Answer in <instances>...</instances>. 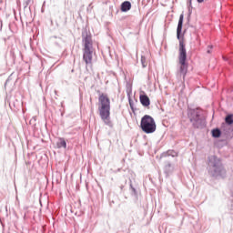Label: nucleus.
Here are the masks:
<instances>
[{
  "label": "nucleus",
  "mask_w": 233,
  "mask_h": 233,
  "mask_svg": "<svg viewBox=\"0 0 233 233\" xmlns=\"http://www.w3.org/2000/svg\"><path fill=\"white\" fill-rule=\"evenodd\" d=\"M183 19H184L183 15H180L177 28V39H180V37H181V31L183 30Z\"/></svg>",
  "instance_id": "8"
},
{
  "label": "nucleus",
  "mask_w": 233,
  "mask_h": 233,
  "mask_svg": "<svg viewBox=\"0 0 233 233\" xmlns=\"http://www.w3.org/2000/svg\"><path fill=\"white\" fill-rule=\"evenodd\" d=\"M140 103L143 106H150V98L147 95H140Z\"/></svg>",
  "instance_id": "9"
},
{
  "label": "nucleus",
  "mask_w": 233,
  "mask_h": 233,
  "mask_svg": "<svg viewBox=\"0 0 233 233\" xmlns=\"http://www.w3.org/2000/svg\"><path fill=\"white\" fill-rule=\"evenodd\" d=\"M226 123L228 125H232L233 124L232 115H228V116H226Z\"/></svg>",
  "instance_id": "13"
},
{
  "label": "nucleus",
  "mask_w": 233,
  "mask_h": 233,
  "mask_svg": "<svg viewBox=\"0 0 233 233\" xmlns=\"http://www.w3.org/2000/svg\"><path fill=\"white\" fill-rule=\"evenodd\" d=\"M98 101L100 103L98 110L101 119L105 123H110V98H108V95L101 94L98 97Z\"/></svg>",
  "instance_id": "2"
},
{
  "label": "nucleus",
  "mask_w": 233,
  "mask_h": 233,
  "mask_svg": "<svg viewBox=\"0 0 233 233\" xmlns=\"http://www.w3.org/2000/svg\"><path fill=\"white\" fill-rule=\"evenodd\" d=\"M170 167H172V165H171V164H167V165H166V168H170Z\"/></svg>",
  "instance_id": "17"
},
{
  "label": "nucleus",
  "mask_w": 233,
  "mask_h": 233,
  "mask_svg": "<svg viewBox=\"0 0 233 233\" xmlns=\"http://www.w3.org/2000/svg\"><path fill=\"white\" fill-rule=\"evenodd\" d=\"M83 59L86 65H92V49H83Z\"/></svg>",
  "instance_id": "7"
},
{
  "label": "nucleus",
  "mask_w": 233,
  "mask_h": 233,
  "mask_svg": "<svg viewBox=\"0 0 233 233\" xmlns=\"http://www.w3.org/2000/svg\"><path fill=\"white\" fill-rule=\"evenodd\" d=\"M140 128L145 134H154L156 132V121L149 115H146L141 118Z\"/></svg>",
  "instance_id": "3"
},
{
  "label": "nucleus",
  "mask_w": 233,
  "mask_h": 233,
  "mask_svg": "<svg viewBox=\"0 0 233 233\" xmlns=\"http://www.w3.org/2000/svg\"><path fill=\"white\" fill-rule=\"evenodd\" d=\"M211 50H212V46H208V51H207V53H208V54H210V53H211Z\"/></svg>",
  "instance_id": "16"
},
{
  "label": "nucleus",
  "mask_w": 233,
  "mask_h": 233,
  "mask_svg": "<svg viewBox=\"0 0 233 233\" xmlns=\"http://www.w3.org/2000/svg\"><path fill=\"white\" fill-rule=\"evenodd\" d=\"M189 6L192 7V0H189Z\"/></svg>",
  "instance_id": "18"
},
{
  "label": "nucleus",
  "mask_w": 233,
  "mask_h": 233,
  "mask_svg": "<svg viewBox=\"0 0 233 233\" xmlns=\"http://www.w3.org/2000/svg\"><path fill=\"white\" fill-rule=\"evenodd\" d=\"M190 121L193 124V127L195 128H203L205 127V120H203V118L199 117V115L196 111H194L192 113Z\"/></svg>",
  "instance_id": "5"
},
{
  "label": "nucleus",
  "mask_w": 233,
  "mask_h": 233,
  "mask_svg": "<svg viewBox=\"0 0 233 233\" xmlns=\"http://www.w3.org/2000/svg\"><path fill=\"white\" fill-rule=\"evenodd\" d=\"M141 63H142V66L145 68L147 66V60L145 56L141 57Z\"/></svg>",
  "instance_id": "14"
},
{
  "label": "nucleus",
  "mask_w": 233,
  "mask_h": 233,
  "mask_svg": "<svg viewBox=\"0 0 233 233\" xmlns=\"http://www.w3.org/2000/svg\"><path fill=\"white\" fill-rule=\"evenodd\" d=\"M82 41L84 43V49H92V35L88 34V32L83 33Z\"/></svg>",
  "instance_id": "6"
},
{
  "label": "nucleus",
  "mask_w": 233,
  "mask_h": 233,
  "mask_svg": "<svg viewBox=\"0 0 233 233\" xmlns=\"http://www.w3.org/2000/svg\"><path fill=\"white\" fill-rule=\"evenodd\" d=\"M198 3H203L205 0H197Z\"/></svg>",
  "instance_id": "19"
},
{
  "label": "nucleus",
  "mask_w": 233,
  "mask_h": 233,
  "mask_svg": "<svg viewBox=\"0 0 233 233\" xmlns=\"http://www.w3.org/2000/svg\"><path fill=\"white\" fill-rule=\"evenodd\" d=\"M215 163L210 164V167L213 168V176L225 177L227 176V169L223 167V165L221 164V161L216 157H214Z\"/></svg>",
  "instance_id": "4"
},
{
  "label": "nucleus",
  "mask_w": 233,
  "mask_h": 233,
  "mask_svg": "<svg viewBox=\"0 0 233 233\" xmlns=\"http://www.w3.org/2000/svg\"><path fill=\"white\" fill-rule=\"evenodd\" d=\"M129 106H130L132 112H136V109H134V103L132 102V100H129Z\"/></svg>",
  "instance_id": "15"
},
{
  "label": "nucleus",
  "mask_w": 233,
  "mask_h": 233,
  "mask_svg": "<svg viewBox=\"0 0 233 233\" xmlns=\"http://www.w3.org/2000/svg\"><path fill=\"white\" fill-rule=\"evenodd\" d=\"M56 147L57 148H66V141L65 140V138H58V141L56 142Z\"/></svg>",
  "instance_id": "11"
},
{
  "label": "nucleus",
  "mask_w": 233,
  "mask_h": 233,
  "mask_svg": "<svg viewBox=\"0 0 233 233\" xmlns=\"http://www.w3.org/2000/svg\"><path fill=\"white\" fill-rule=\"evenodd\" d=\"M130 8H132V4H130V2L126 1V2L122 3V5H121L122 12H128V10H130Z\"/></svg>",
  "instance_id": "10"
},
{
  "label": "nucleus",
  "mask_w": 233,
  "mask_h": 233,
  "mask_svg": "<svg viewBox=\"0 0 233 233\" xmlns=\"http://www.w3.org/2000/svg\"><path fill=\"white\" fill-rule=\"evenodd\" d=\"M212 136H213V137H220L221 130H219V129H213L212 130Z\"/></svg>",
  "instance_id": "12"
},
{
  "label": "nucleus",
  "mask_w": 233,
  "mask_h": 233,
  "mask_svg": "<svg viewBox=\"0 0 233 233\" xmlns=\"http://www.w3.org/2000/svg\"><path fill=\"white\" fill-rule=\"evenodd\" d=\"M178 65L179 68L177 72V77L182 81V83H185V77H187V74L188 73V63H187V48L185 47L184 39L179 41Z\"/></svg>",
  "instance_id": "1"
}]
</instances>
